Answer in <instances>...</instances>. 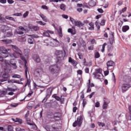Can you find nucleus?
Instances as JSON below:
<instances>
[{"label":"nucleus","mask_w":131,"mask_h":131,"mask_svg":"<svg viewBox=\"0 0 131 131\" xmlns=\"http://www.w3.org/2000/svg\"><path fill=\"white\" fill-rule=\"evenodd\" d=\"M55 54L57 56L56 60L57 64L51 66L49 67V70L53 74L58 73V72L60 71V67L58 65L62 62V60L64 59V57H67V55H66V51H64L63 53V51L57 50L55 51Z\"/></svg>","instance_id":"f257e3e1"},{"label":"nucleus","mask_w":131,"mask_h":131,"mask_svg":"<svg viewBox=\"0 0 131 131\" xmlns=\"http://www.w3.org/2000/svg\"><path fill=\"white\" fill-rule=\"evenodd\" d=\"M10 47H12V50L13 51L14 53H13V56L15 58H19L20 57V59L23 60V61H24L25 62V61L26 59L23 57V54H22V51L19 48L15 45H11Z\"/></svg>","instance_id":"f03ea898"},{"label":"nucleus","mask_w":131,"mask_h":131,"mask_svg":"<svg viewBox=\"0 0 131 131\" xmlns=\"http://www.w3.org/2000/svg\"><path fill=\"white\" fill-rule=\"evenodd\" d=\"M5 73H4L3 75L0 76V85L2 84V82H4V81H7V80H9L10 78V75L9 73H7L8 71H7V69H4Z\"/></svg>","instance_id":"7ed1b4c3"},{"label":"nucleus","mask_w":131,"mask_h":131,"mask_svg":"<svg viewBox=\"0 0 131 131\" xmlns=\"http://www.w3.org/2000/svg\"><path fill=\"white\" fill-rule=\"evenodd\" d=\"M25 76L27 79V82L25 85V88H26L27 85L28 86L29 88H30L31 80L28 79V77H27V72H28V67H27V61H25Z\"/></svg>","instance_id":"20e7f679"},{"label":"nucleus","mask_w":131,"mask_h":131,"mask_svg":"<svg viewBox=\"0 0 131 131\" xmlns=\"http://www.w3.org/2000/svg\"><path fill=\"white\" fill-rule=\"evenodd\" d=\"M9 51H11V49H7L5 47L2 46L0 47V52L3 54V58H7L9 57Z\"/></svg>","instance_id":"39448f33"},{"label":"nucleus","mask_w":131,"mask_h":131,"mask_svg":"<svg viewBox=\"0 0 131 131\" xmlns=\"http://www.w3.org/2000/svg\"><path fill=\"white\" fill-rule=\"evenodd\" d=\"M51 95H52V89L49 88L47 90L46 96L42 100V103H46L48 100V98L51 97Z\"/></svg>","instance_id":"423d86ee"},{"label":"nucleus","mask_w":131,"mask_h":131,"mask_svg":"<svg viewBox=\"0 0 131 131\" xmlns=\"http://www.w3.org/2000/svg\"><path fill=\"white\" fill-rule=\"evenodd\" d=\"M130 88V85L128 83L123 84L121 86V89L123 93H125L128 89Z\"/></svg>","instance_id":"0eeeda50"},{"label":"nucleus","mask_w":131,"mask_h":131,"mask_svg":"<svg viewBox=\"0 0 131 131\" xmlns=\"http://www.w3.org/2000/svg\"><path fill=\"white\" fill-rule=\"evenodd\" d=\"M103 102L104 103L102 106V108L103 109L106 110L108 107V103L109 102H108V99L106 98H104Z\"/></svg>","instance_id":"6e6552de"},{"label":"nucleus","mask_w":131,"mask_h":131,"mask_svg":"<svg viewBox=\"0 0 131 131\" xmlns=\"http://www.w3.org/2000/svg\"><path fill=\"white\" fill-rule=\"evenodd\" d=\"M27 124H28V125H31V127L32 129H33V130H36L37 129V126H36L35 123L27 122Z\"/></svg>","instance_id":"1a4fd4ad"},{"label":"nucleus","mask_w":131,"mask_h":131,"mask_svg":"<svg viewBox=\"0 0 131 131\" xmlns=\"http://www.w3.org/2000/svg\"><path fill=\"white\" fill-rule=\"evenodd\" d=\"M69 62L71 63L72 65H73V66H74L75 67V66H76V65H77V61L74 60V59H72V58L71 57L69 58Z\"/></svg>","instance_id":"9d476101"},{"label":"nucleus","mask_w":131,"mask_h":131,"mask_svg":"<svg viewBox=\"0 0 131 131\" xmlns=\"http://www.w3.org/2000/svg\"><path fill=\"white\" fill-rule=\"evenodd\" d=\"M75 26H77V27H82L84 26V24L81 23L80 21H76L74 24Z\"/></svg>","instance_id":"9b49d317"},{"label":"nucleus","mask_w":131,"mask_h":131,"mask_svg":"<svg viewBox=\"0 0 131 131\" xmlns=\"http://www.w3.org/2000/svg\"><path fill=\"white\" fill-rule=\"evenodd\" d=\"M129 114L126 115V118L127 120H131V105H128Z\"/></svg>","instance_id":"f8f14e48"},{"label":"nucleus","mask_w":131,"mask_h":131,"mask_svg":"<svg viewBox=\"0 0 131 131\" xmlns=\"http://www.w3.org/2000/svg\"><path fill=\"white\" fill-rule=\"evenodd\" d=\"M33 59L36 62H37V63H39V62H40V58L39 57V56L38 55H37L36 54H35L33 56Z\"/></svg>","instance_id":"ddd939ff"},{"label":"nucleus","mask_w":131,"mask_h":131,"mask_svg":"<svg viewBox=\"0 0 131 131\" xmlns=\"http://www.w3.org/2000/svg\"><path fill=\"white\" fill-rule=\"evenodd\" d=\"M102 69H98L96 70V72L93 73V75H98V74H100V76L102 75Z\"/></svg>","instance_id":"4468645a"},{"label":"nucleus","mask_w":131,"mask_h":131,"mask_svg":"<svg viewBox=\"0 0 131 131\" xmlns=\"http://www.w3.org/2000/svg\"><path fill=\"white\" fill-rule=\"evenodd\" d=\"M10 64L12 65L14 69H17V66H16V60H15V59H11Z\"/></svg>","instance_id":"2eb2a0df"},{"label":"nucleus","mask_w":131,"mask_h":131,"mask_svg":"<svg viewBox=\"0 0 131 131\" xmlns=\"http://www.w3.org/2000/svg\"><path fill=\"white\" fill-rule=\"evenodd\" d=\"M39 16L43 20V21H44V22H48V18H47V16H46V15H43V14L40 13L39 14Z\"/></svg>","instance_id":"dca6fc26"},{"label":"nucleus","mask_w":131,"mask_h":131,"mask_svg":"<svg viewBox=\"0 0 131 131\" xmlns=\"http://www.w3.org/2000/svg\"><path fill=\"white\" fill-rule=\"evenodd\" d=\"M53 118L55 119V120H59V119H60V113H56L54 114Z\"/></svg>","instance_id":"f3484780"},{"label":"nucleus","mask_w":131,"mask_h":131,"mask_svg":"<svg viewBox=\"0 0 131 131\" xmlns=\"http://www.w3.org/2000/svg\"><path fill=\"white\" fill-rule=\"evenodd\" d=\"M82 117L80 116L78 117L77 119V121L78 122V123L79 124V126L81 125V123H82V120H83Z\"/></svg>","instance_id":"a211bd4d"},{"label":"nucleus","mask_w":131,"mask_h":131,"mask_svg":"<svg viewBox=\"0 0 131 131\" xmlns=\"http://www.w3.org/2000/svg\"><path fill=\"white\" fill-rule=\"evenodd\" d=\"M36 72H37V73H38V74L42 72V68H41V66L40 67L37 66V69L36 70Z\"/></svg>","instance_id":"6ab92c4d"},{"label":"nucleus","mask_w":131,"mask_h":131,"mask_svg":"<svg viewBox=\"0 0 131 131\" xmlns=\"http://www.w3.org/2000/svg\"><path fill=\"white\" fill-rule=\"evenodd\" d=\"M28 42L30 45H33L34 43V39L32 37L28 38Z\"/></svg>","instance_id":"aec40b11"},{"label":"nucleus","mask_w":131,"mask_h":131,"mask_svg":"<svg viewBox=\"0 0 131 131\" xmlns=\"http://www.w3.org/2000/svg\"><path fill=\"white\" fill-rule=\"evenodd\" d=\"M2 41L4 42V43H5L6 45H9L10 43H12V40H10V39H4V40H2Z\"/></svg>","instance_id":"412c9836"},{"label":"nucleus","mask_w":131,"mask_h":131,"mask_svg":"<svg viewBox=\"0 0 131 131\" xmlns=\"http://www.w3.org/2000/svg\"><path fill=\"white\" fill-rule=\"evenodd\" d=\"M107 67H112V66H114V62L113 61H108L107 62Z\"/></svg>","instance_id":"4be33fe9"},{"label":"nucleus","mask_w":131,"mask_h":131,"mask_svg":"<svg viewBox=\"0 0 131 131\" xmlns=\"http://www.w3.org/2000/svg\"><path fill=\"white\" fill-rule=\"evenodd\" d=\"M115 42V40H114V35L112 34V37L110 39V43L111 45H113Z\"/></svg>","instance_id":"5701e85b"},{"label":"nucleus","mask_w":131,"mask_h":131,"mask_svg":"<svg viewBox=\"0 0 131 131\" xmlns=\"http://www.w3.org/2000/svg\"><path fill=\"white\" fill-rule=\"evenodd\" d=\"M57 32L60 37H63V34L62 33V27H59V30H57Z\"/></svg>","instance_id":"b1692460"},{"label":"nucleus","mask_w":131,"mask_h":131,"mask_svg":"<svg viewBox=\"0 0 131 131\" xmlns=\"http://www.w3.org/2000/svg\"><path fill=\"white\" fill-rule=\"evenodd\" d=\"M15 34H19V35H22L23 34H24V32H23L22 31H20L19 29H17L15 31Z\"/></svg>","instance_id":"393cba45"},{"label":"nucleus","mask_w":131,"mask_h":131,"mask_svg":"<svg viewBox=\"0 0 131 131\" xmlns=\"http://www.w3.org/2000/svg\"><path fill=\"white\" fill-rule=\"evenodd\" d=\"M128 29H129V27L128 26H124L122 27L123 32H126Z\"/></svg>","instance_id":"a878e982"},{"label":"nucleus","mask_w":131,"mask_h":131,"mask_svg":"<svg viewBox=\"0 0 131 131\" xmlns=\"http://www.w3.org/2000/svg\"><path fill=\"white\" fill-rule=\"evenodd\" d=\"M5 18L7 19V20H10V21H13L14 22H16V19L14 18L13 17L6 16L5 17Z\"/></svg>","instance_id":"bb28decb"},{"label":"nucleus","mask_w":131,"mask_h":131,"mask_svg":"<svg viewBox=\"0 0 131 131\" xmlns=\"http://www.w3.org/2000/svg\"><path fill=\"white\" fill-rule=\"evenodd\" d=\"M89 4L90 7H95V6H96V2L93 0H91L89 2Z\"/></svg>","instance_id":"cd10ccee"},{"label":"nucleus","mask_w":131,"mask_h":131,"mask_svg":"<svg viewBox=\"0 0 131 131\" xmlns=\"http://www.w3.org/2000/svg\"><path fill=\"white\" fill-rule=\"evenodd\" d=\"M89 25L91 27H89V30H94L95 29V27L94 26V23H90L89 24Z\"/></svg>","instance_id":"c85d7f7f"},{"label":"nucleus","mask_w":131,"mask_h":131,"mask_svg":"<svg viewBox=\"0 0 131 131\" xmlns=\"http://www.w3.org/2000/svg\"><path fill=\"white\" fill-rule=\"evenodd\" d=\"M45 129H46L47 131H53V128H52V126L49 125H47L45 127Z\"/></svg>","instance_id":"c756f323"},{"label":"nucleus","mask_w":131,"mask_h":131,"mask_svg":"<svg viewBox=\"0 0 131 131\" xmlns=\"http://www.w3.org/2000/svg\"><path fill=\"white\" fill-rule=\"evenodd\" d=\"M6 36L7 37H11V36H13V32H12V31L7 32Z\"/></svg>","instance_id":"7c9ffc66"},{"label":"nucleus","mask_w":131,"mask_h":131,"mask_svg":"<svg viewBox=\"0 0 131 131\" xmlns=\"http://www.w3.org/2000/svg\"><path fill=\"white\" fill-rule=\"evenodd\" d=\"M6 94H7V92L5 91H0V97H4Z\"/></svg>","instance_id":"2f4dec72"},{"label":"nucleus","mask_w":131,"mask_h":131,"mask_svg":"<svg viewBox=\"0 0 131 131\" xmlns=\"http://www.w3.org/2000/svg\"><path fill=\"white\" fill-rule=\"evenodd\" d=\"M95 25H96L98 30H99L100 28V25H101L100 23L99 22V20L96 21V22L95 23Z\"/></svg>","instance_id":"473e14b6"},{"label":"nucleus","mask_w":131,"mask_h":131,"mask_svg":"<svg viewBox=\"0 0 131 131\" xmlns=\"http://www.w3.org/2000/svg\"><path fill=\"white\" fill-rule=\"evenodd\" d=\"M92 113H93V112L92 111L88 112V115L89 117H90L91 121H93V116H92Z\"/></svg>","instance_id":"72a5a7b5"},{"label":"nucleus","mask_w":131,"mask_h":131,"mask_svg":"<svg viewBox=\"0 0 131 131\" xmlns=\"http://www.w3.org/2000/svg\"><path fill=\"white\" fill-rule=\"evenodd\" d=\"M88 86H90V88H94L95 86V84L93 83H91V80H89Z\"/></svg>","instance_id":"f704fd0d"},{"label":"nucleus","mask_w":131,"mask_h":131,"mask_svg":"<svg viewBox=\"0 0 131 131\" xmlns=\"http://www.w3.org/2000/svg\"><path fill=\"white\" fill-rule=\"evenodd\" d=\"M22 119L16 118V122H18L19 124H22Z\"/></svg>","instance_id":"c9c22d12"},{"label":"nucleus","mask_w":131,"mask_h":131,"mask_svg":"<svg viewBox=\"0 0 131 131\" xmlns=\"http://www.w3.org/2000/svg\"><path fill=\"white\" fill-rule=\"evenodd\" d=\"M126 10H127V7H124L122 10H120V14H122V13H124V12H126Z\"/></svg>","instance_id":"e433bc0d"},{"label":"nucleus","mask_w":131,"mask_h":131,"mask_svg":"<svg viewBox=\"0 0 131 131\" xmlns=\"http://www.w3.org/2000/svg\"><path fill=\"white\" fill-rule=\"evenodd\" d=\"M106 46H107V43H104L102 45V49H101L102 53H104V52H105V47H106Z\"/></svg>","instance_id":"4c0bfd02"},{"label":"nucleus","mask_w":131,"mask_h":131,"mask_svg":"<svg viewBox=\"0 0 131 131\" xmlns=\"http://www.w3.org/2000/svg\"><path fill=\"white\" fill-rule=\"evenodd\" d=\"M12 78H21L20 75L14 74L12 76Z\"/></svg>","instance_id":"58836bf2"},{"label":"nucleus","mask_w":131,"mask_h":131,"mask_svg":"<svg viewBox=\"0 0 131 131\" xmlns=\"http://www.w3.org/2000/svg\"><path fill=\"white\" fill-rule=\"evenodd\" d=\"M97 124L99 125V126H102V127H104V126H105V123L102 122H98Z\"/></svg>","instance_id":"ea45409f"},{"label":"nucleus","mask_w":131,"mask_h":131,"mask_svg":"<svg viewBox=\"0 0 131 131\" xmlns=\"http://www.w3.org/2000/svg\"><path fill=\"white\" fill-rule=\"evenodd\" d=\"M95 77H97L98 79H101L103 77V74H101V75L100 76L99 74H98L97 75H94Z\"/></svg>","instance_id":"a19ab883"},{"label":"nucleus","mask_w":131,"mask_h":131,"mask_svg":"<svg viewBox=\"0 0 131 131\" xmlns=\"http://www.w3.org/2000/svg\"><path fill=\"white\" fill-rule=\"evenodd\" d=\"M44 36H47V37H50V34L48 31H46L43 33Z\"/></svg>","instance_id":"79ce46f5"},{"label":"nucleus","mask_w":131,"mask_h":131,"mask_svg":"<svg viewBox=\"0 0 131 131\" xmlns=\"http://www.w3.org/2000/svg\"><path fill=\"white\" fill-rule=\"evenodd\" d=\"M53 97L55 98L57 101H59V102H62V99H61V98L59 97V96H55Z\"/></svg>","instance_id":"37998d69"},{"label":"nucleus","mask_w":131,"mask_h":131,"mask_svg":"<svg viewBox=\"0 0 131 131\" xmlns=\"http://www.w3.org/2000/svg\"><path fill=\"white\" fill-rule=\"evenodd\" d=\"M60 8L61 10H62L63 11H65V10H66V9L65 8V5L62 4L60 6Z\"/></svg>","instance_id":"c03bdc74"},{"label":"nucleus","mask_w":131,"mask_h":131,"mask_svg":"<svg viewBox=\"0 0 131 131\" xmlns=\"http://www.w3.org/2000/svg\"><path fill=\"white\" fill-rule=\"evenodd\" d=\"M95 59H98V58H100V53H99V52L95 53Z\"/></svg>","instance_id":"a18cd8bd"},{"label":"nucleus","mask_w":131,"mask_h":131,"mask_svg":"<svg viewBox=\"0 0 131 131\" xmlns=\"http://www.w3.org/2000/svg\"><path fill=\"white\" fill-rule=\"evenodd\" d=\"M77 125L79 126V124H78V122L77 121H75L73 123V126L74 127H76Z\"/></svg>","instance_id":"49530a36"},{"label":"nucleus","mask_w":131,"mask_h":131,"mask_svg":"<svg viewBox=\"0 0 131 131\" xmlns=\"http://www.w3.org/2000/svg\"><path fill=\"white\" fill-rule=\"evenodd\" d=\"M51 127L52 128V131L58 130V129H59L60 128H59V127H55L54 125H52Z\"/></svg>","instance_id":"de8ad7c7"},{"label":"nucleus","mask_w":131,"mask_h":131,"mask_svg":"<svg viewBox=\"0 0 131 131\" xmlns=\"http://www.w3.org/2000/svg\"><path fill=\"white\" fill-rule=\"evenodd\" d=\"M33 30L35 31H38L39 30V28L36 26H34V27L33 28Z\"/></svg>","instance_id":"09e8293b"},{"label":"nucleus","mask_w":131,"mask_h":131,"mask_svg":"<svg viewBox=\"0 0 131 131\" xmlns=\"http://www.w3.org/2000/svg\"><path fill=\"white\" fill-rule=\"evenodd\" d=\"M15 130L16 131H25V130L24 129H22V128H20V127H16L15 128Z\"/></svg>","instance_id":"8fccbe9b"},{"label":"nucleus","mask_w":131,"mask_h":131,"mask_svg":"<svg viewBox=\"0 0 131 131\" xmlns=\"http://www.w3.org/2000/svg\"><path fill=\"white\" fill-rule=\"evenodd\" d=\"M7 91H9V92H15L16 91V89H13L12 88H8L7 89Z\"/></svg>","instance_id":"3c124183"},{"label":"nucleus","mask_w":131,"mask_h":131,"mask_svg":"<svg viewBox=\"0 0 131 131\" xmlns=\"http://www.w3.org/2000/svg\"><path fill=\"white\" fill-rule=\"evenodd\" d=\"M12 16H17V17H19L20 16H22L21 13H16L12 14Z\"/></svg>","instance_id":"603ef678"},{"label":"nucleus","mask_w":131,"mask_h":131,"mask_svg":"<svg viewBox=\"0 0 131 131\" xmlns=\"http://www.w3.org/2000/svg\"><path fill=\"white\" fill-rule=\"evenodd\" d=\"M82 105L83 108H84V107H85V105H86V100L85 99H83Z\"/></svg>","instance_id":"864d4df0"},{"label":"nucleus","mask_w":131,"mask_h":131,"mask_svg":"<svg viewBox=\"0 0 131 131\" xmlns=\"http://www.w3.org/2000/svg\"><path fill=\"white\" fill-rule=\"evenodd\" d=\"M92 65H93V63L92 62V61H90L88 63H86L85 64V66H88L89 67L92 66Z\"/></svg>","instance_id":"5fc2aeb1"},{"label":"nucleus","mask_w":131,"mask_h":131,"mask_svg":"<svg viewBox=\"0 0 131 131\" xmlns=\"http://www.w3.org/2000/svg\"><path fill=\"white\" fill-rule=\"evenodd\" d=\"M8 131H14V130L13 129V126H12L11 125L8 126Z\"/></svg>","instance_id":"6e6d98bb"},{"label":"nucleus","mask_w":131,"mask_h":131,"mask_svg":"<svg viewBox=\"0 0 131 131\" xmlns=\"http://www.w3.org/2000/svg\"><path fill=\"white\" fill-rule=\"evenodd\" d=\"M29 111H27L26 114L25 115V118L27 119L28 118V116H29Z\"/></svg>","instance_id":"4d7b16f0"},{"label":"nucleus","mask_w":131,"mask_h":131,"mask_svg":"<svg viewBox=\"0 0 131 131\" xmlns=\"http://www.w3.org/2000/svg\"><path fill=\"white\" fill-rule=\"evenodd\" d=\"M70 20L73 23V24H75V22H76L75 19H74L73 18H72V17L70 18Z\"/></svg>","instance_id":"13d9d810"},{"label":"nucleus","mask_w":131,"mask_h":131,"mask_svg":"<svg viewBox=\"0 0 131 131\" xmlns=\"http://www.w3.org/2000/svg\"><path fill=\"white\" fill-rule=\"evenodd\" d=\"M98 12H99V13H100L101 14H103V13H104V10H103L102 9V8H98L97 9Z\"/></svg>","instance_id":"bf43d9fd"},{"label":"nucleus","mask_w":131,"mask_h":131,"mask_svg":"<svg viewBox=\"0 0 131 131\" xmlns=\"http://www.w3.org/2000/svg\"><path fill=\"white\" fill-rule=\"evenodd\" d=\"M37 23H38V24H39V25H46V23L41 21H37Z\"/></svg>","instance_id":"052dcab7"},{"label":"nucleus","mask_w":131,"mask_h":131,"mask_svg":"<svg viewBox=\"0 0 131 131\" xmlns=\"http://www.w3.org/2000/svg\"><path fill=\"white\" fill-rule=\"evenodd\" d=\"M0 21H2V22H6V18H5L4 17L0 16Z\"/></svg>","instance_id":"680f3d73"},{"label":"nucleus","mask_w":131,"mask_h":131,"mask_svg":"<svg viewBox=\"0 0 131 131\" xmlns=\"http://www.w3.org/2000/svg\"><path fill=\"white\" fill-rule=\"evenodd\" d=\"M81 95L80 96V98L81 99H84V93L83 92V91H82L81 92Z\"/></svg>","instance_id":"e2e57ef3"},{"label":"nucleus","mask_w":131,"mask_h":131,"mask_svg":"<svg viewBox=\"0 0 131 131\" xmlns=\"http://www.w3.org/2000/svg\"><path fill=\"white\" fill-rule=\"evenodd\" d=\"M29 14V12L28 11H27L26 13H25L23 15L24 18H26V17L28 16Z\"/></svg>","instance_id":"0e129e2a"},{"label":"nucleus","mask_w":131,"mask_h":131,"mask_svg":"<svg viewBox=\"0 0 131 131\" xmlns=\"http://www.w3.org/2000/svg\"><path fill=\"white\" fill-rule=\"evenodd\" d=\"M42 9H43V10H49V8H48V7L46 5H42L41 6Z\"/></svg>","instance_id":"69168bd1"},{"label":"nucleus","mask_w":131,"mask_h":131,"mask_svg":"<svg viewBox=\"0 0 131 131\" xmlns=\"http://www.w3.org/2000/svg\"><path fill=\"white\" fill-rule=\"evenodd\" d=\"M99 24H100L101 26H104V25H105V20H102L101 23H99Z\"/></svg>","instance_id":"338daca9"},{"label":"nucleus","mask_w":131,"mask_h":131,"mask_svg":"<svg viewBox=\"0 0 131 131\" xmlns=\"http://www.w3.org/2000/svg\"><path fill=\"white\" fill-rule=\"evenodd\" d=\"M17 106H18V103H13L12 104H11V107H17Z\"/></svg>","instance_id":"774afa93"}]
</instances>
